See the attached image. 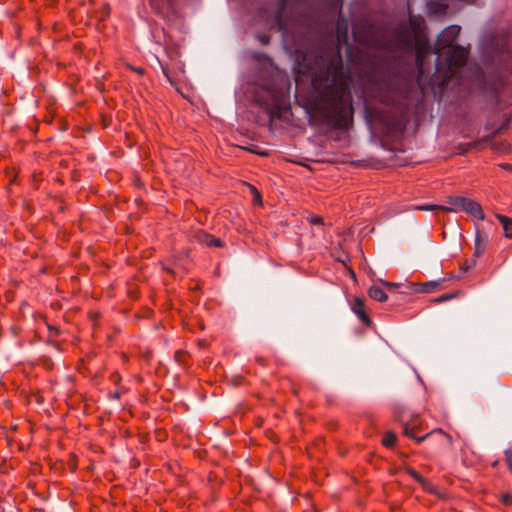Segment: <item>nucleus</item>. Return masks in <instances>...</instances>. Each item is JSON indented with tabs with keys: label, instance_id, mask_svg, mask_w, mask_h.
Wrapping results in <instances>:
<instances>
[{
	"label": "nucleus",
	"instance_id": "obj_13",
	"mask_svg": "<svg viewBox=\"0 0 512 512\" xmlns=\"http://www.w3.org/2000/svg\"><path fill=\"white\" fill-rule=\"evenodd\" d=\"M465 198L466 197H463V196L449 197L447 202L450 205V207L443 206V210L449 211V212H455V213L462 211V208H463V205L465 202Z\"/></svg>",
	"mask_w": 512,
	"mask_h": 512
},
{
	"label": "nucleus",
	"instance_id": "obj_30",
	"mask_svg": "<svg viewBox=\"0 0 512 512\" xmlns=\"http://www.w3.org/2000/svg\"><path fill=\"white\" fill-rule=\"evenodd\" d=\"M507 465H508V469L510 470V472L512 473V461L511 462H506Z\"/></svg>",
	"mask_w": 512,
	"mask_h": 512
},
{
	"label": "nucleus",
	"instance_id": "obj_18",
	"mask_svg": "<svg viewBox=\"0 0 512 512\" xmlns=\"http://www.w3.org/2000/svg\"><path fill=\"white\" fill-rule=\"evenodd\" d=\"M417 210L421 211H433V210H443V206L439 205H420L416 207Z\"/></svg>",
	"mask_w": 512,
	"mask_h": 512
},
{
	"label": "nucleus",
	"instance_id": "obj_5",
	"mask_svg": "<svg viewBox=\"0 0 512 512\" xmlns=\"http://www.w3.org/2000/svg\"><path fill=\"white\" fill-rule=\"evenodd\" d=\"M512 91V74L489 73L484 80V92L492 101L498 102L501 95Z\"/></svg>",
	"mask_w": 512,
	"mask_h": 512
},
{
	"label": "nucleus",
	"instance_id": "obj_22",
	"mask_svg": "<svg viewBox=\"0 0 512 512\" xmlns=\"http://www.w3.org/2000/svg\"><path fill=\"white\" fill-rule=\"evenodd\" d=\"M409 25L413 31H416L419 28V25L414 17L409 18Z\"/></svg>",
	"mask_w": 512,
	"mask_h": 512
},
{
	"label": "nucleus",
	"instance_id": "obj_29",
	"mask_svg": "<svg viewBox=\"0 0 512 512\" xmlns=\"http://www.w3.org/2000/svg\"><path fill=\"white\" fill-rule=\"evenodd\" d=\"M112 397H113L114 399H119V398H120V392H119V391L114 392V393H113V395H112Z\"/></svg>",
	"mask_w": 512,
	"mask_h": 512
},
{
	"label": "nucleus",
	"instance_id": "obj_31",
	"mask_svg": "<svg viewBox=\"0 0 512 512\" xmlns=\"http://www.w3.org/2000/svg\"><path fill=\"white\" fill-rule=\"evenodd\" d=\"M449 298H451V297L450 296H443L441 299H439V301L446 300V299H449Z\"/></svg>",
	"mask_w": 512,
	"mask_h": 512
},
{
	"label": "nucleus",
	"instance_id": "obj_17",
	"mask_svg": "<svg viewBox=\"0 0 512 512\" xmlns=\"http://www.w3.org/2000/svg\"><path fill=\"white\" fill-rule=\"evenodd\" d=\"M407 473L413 478L415 479L417 482L423 484L424 483V478L417 472L415 471L414 469L412 468H408L407 469Z\"/></svg>",
	"mask_w": 512,
	"mask_h": 512
},
{
	"label": "nucleus",
	"instance_id": "obj_24",
	"mask_svg": "<svg viewBox=\"0 0 512 512\" xmlns=\"http://www.w3.org/2000/svg\"><path fill=\"white\" fill-rule=\"evenodd\" d=\"M500 167H502L505 170H512V164L504 163L500 164Z\"/></svg>",
	"mask_w": 512,
	"mask_h": 512
},
{
	"label": "nucleus",
	"instance_id": "obj_23",
	"mask_svg": "<svg viewBox=\"0 0 512 512\" xmlns=\"http://www.w3.org/2000/svg\"><path fill=\"white\" fill-rule=\"evenodd\" d=\"M506 462L512 461V449L508 448L504 451Z\"/></svg>",
	"mask_w": 512,
	"mask_h": 512
},
{
	"label": "nucleus",
	"instance_id": "obj_3",
	"mask_svg": "<svg viewBox=\"0 0 512 512\" xmlns=\"http://www.w3.org/2000/svg\"><path fill=\"white\" fill-rule=\"evenodd\" d=\"M461 27L451 25L438 36L434 53L437 54L435 72L430 79L431 87L444 88L453 78H458L459 70L466 64L469 50L457 45Z\"/></svg>",
	"mask_w": 512,
	"mask_h": 512
},
{
	"label": "nucleus",
	"instance_id": "obj_25",
	"mask_svg": "<svg viewBox=\"0 0 512 512\" xmlns=\"http://www.w3.org/2000/svg\"><path fill=\"white\" fill-rule=\"evenodd\" d=\"M424 286H425V287H431V288H433V287L437 286V282H428V283H426Z\"/></svg>",
	"mask_w": 512,
	"mask_h": 512
},
{
	"label": "nucleus",
	"instance_id": "obj_1",
	"mask_svg": "<svg viewBox=\"0 0 512 512\" xmlns=\"http://www.w3.org/2000/svg\"><path fill=\"white\" fill-rule=\"evenodd\" d=\"M321 67L312 77L310 121L328 128H344L352 121V95L343 75L340 56L320 57Z\"/></svg>",
	"mask_w": 512,
	"mask_h": 512
},
{
	"label": "nucleus",
	"instance_id": "obj_33",
	"mask_svg": "<svg viewBox=\"0 0 512 512\" xmlns=\"http://www.w3.org/2000/svg\"><path fill=\"white\" fill-rule=\"evenodd\" d=\"M404 25H400V27L398 28V31L400 32L402 29H403Z\"/></svg>",
	"mask_w": 512,
	"mask_h": 512
},
{
	"label": "nucleus",
	"instance_id": "obj_6",
	"mask_svg": "<svg viewBox=\"0 0 512 512\" xmlns=\"http://www.w3.org/2000/svg\"><path fill=\"white\" fill-rule=\"evenodd\" d=\"M271 117H279L285 104V93L276 89H265L264 96L257 99Z\"/></svg>",
	"mask_w": 512,
	"mask_h": 512
},
{
	"label": "nucleus",
	"instance_id": "obj_9",
	"mask_svg": "<svg viewBox=\"0 0 512 512\" xmlns=\"http://www.w3.org/2000/svg\"><path fill=\"white\" fill-rule=\"evenodd\" d=\"M462 211L466 212L467 214L473 216L478 220L483 221L485 219V214L483 212L481 205L471 198H465Z\"/></svg>",
	"mask_w": 512,
	"mask_h": 512
},
{
	"label": "nucleus",
	"instance_id": "obj_19",
	"mask_svg": "<svg viewBox=\"0 0 512 512\" xmlns=\"http://www.w3.org/2000/svg\"><path fill=\"white\" fill-rule=\"evenodd\" d=\"M128 69H130L131 71L139 74V75H144L145 73V70L142 68V67H134L132 65H127Z\"/></svg>",
	"mask_w": 512,
	"mask_h": 512
},
{
	"label": "nucleus",
	"instance_id": "obj_26",
	"mask_svg": "<svg viewBox=\"0 0 512 512\" xmlns=\"http://www.w3.org/2000/svg\"><path fill=\"white\" fill-rule=\"evenodd\" d=\"M256 361L261 364V365H264L265 364V360L263 357H256Z\"/></svg>",
	"mask_w": 512,
	"mask_h": 512
},
{
	"label": "nucleus",
	"instance_id": "obj_16",
	"mask_svg": "<svg viewBox=\"0 0 512 512\" xmlns=\"http://www.w3.org/2000/svg\"><path fill=\"white\" fill-rule=\"evenodd\" d=\"M395 442H396V435L393 432H391V431H387L385 433V435L383 436L382 444L385 447L390 448V447H393Z\"/></svg>",
	"mask_w": 512,
	"mask_h": 512
},
{
	"label": "nucleus",
	"instance_id": "obj_8",
	"mask_svg": "<svg viewBox=\"0 0 512 512\" xmlns=\"http://www.w3.org/2000/svg\"><path fill=\"white\" fill-rule=\"evenodd\" d=\"M178 0H148L151 8L160 15H168L175 9Z\"/></svg>",
	"mask_w": 512,
	"mask_h": 512
},
{
	"label": "nucleus",
	"instance_id": "obj_2",
	"mask_svg": "<svg viewBox=\"0 0 512 512\" xmlns=\"http://www.w3.org/2000/svg\"><path fill=\"white\" fill-rule=\"evenodd\" d=\"M428 53V49L418 47L416 49V66L417 79L416 82L401 77H394L388 83V90L383 95V102L391 107L396 115L389 121L386 126L388 132L401 133L405 127V116L409 107L415 99L424 94L426 89L423 83L424 63Z\"/></svg>",
	"mask_w": 512,
	"mask_h": 512
},
{
	"label": "nucleus",
	"instance_id": "obj_4",
	"mask_svg": "<svg viewBox=\"0 0 512 512\" xmlns=\"http://www.w3.org/2000/svg\"><path fill=\"white\" fill-rule=\"evenodd\" d=\"M299 4L300 0H277L278 8L275 14V27L285 41L288 40L296 25L297 19L293 13Z\"/></svg>",
	"mask_w": 512,
	"mask_h": 512
},
{
	"label": "nucleus",
	"instance_id": "obj_28",
	"mask_svg": "<svg viewBox=\"0 0 512 512\" xmlns=\"http://www.w3.org/2000/svg\"><path fill=\"white\" fill-rule=\"evenodd\" d=\"M119 379H120V376H119L117 373L113 374V376H112V380H113L114 382L118 381Z\"/></svg>",
	"mask_w": 512,
	"mask_h": 512
},
{
	"label": "nucleus",
	"instance_id": "obj_14",
	"mask_svg": "<svg viewBox=\"0 0 512 512\" xmlns=\"http://www.w3.org/2000/svg\"><path fill=\"white\" fill-rule=\"evenodd\" d=\"M368 295L371 299L384 302L387 300V294L381 286L373 285L369 288Z\"/></svg>",
	"mask_w": 512,
	"mask_h": 512
},
{
	"label": "nucleus",
	"instance_id": "obj_32",
	"mask_svg": "<svg viewBox=\"0 0 512 512\" xmlns=\"http://www.w3.org/2000/svg\"><path fill=\"white\" fill-rule=\"evenodd\" d=\"M445 436L448 438V440H449V441H451V440H452L450 435L445 434Z\"/></svg>",
	"mask_w": 512,
	"mask_h": 512
},
{
	"label": "nucleus",
	"instance_id": "obj_20",
	"mask_svg": "<svg viewBox=\"0 0 512 512\" xmlns=\"http://www.w3.org/2000/svg\"><path fill=\"white\" fill-rule=\"evenodd\" d=\"M309 222L313 225H320L323 223L322 218L319 216H312L309 218Z\"/></svg>",
	"mask_w": 512,
	"mask_h": 512
},
{
	"label": "nucleus",
	"instance_id": "obj_7",
	"mask_svg": "<svg viewBox=\"0 0 512 512\" xmlns=\"http://www.w3.org/2000/svg\"><path fill=\"white\" fill-rule=\"evenodd\" d=\"M189 239L192 242H196L198 244H202L208 247L224 246V242L220 238H216L202 229L192 230L189 234Z\"/></svg>",
	"mask_w": 512,
	"mask_h": 512
},
{
	"label": "nucleus",
	"instance_id": "obj_34",
	"mask_svg": "<svg viewBox=\"0 0 512 512\" xmlns=\"http://www.w3.org/2000/svg\"><path fill=\"white\" fill-rule=\"evenodd\" d=\"M163 73L165 74V76L168 78V75L166 73V70L163 69Z\"/></svg>",
	"mask_w": 512,
	"mask_h": 512
},
{
	"label": "nucleus",
	"instance_id": "obj_12",
	"mask_svg": "<svg viewBox=\"0 0 512 512\" xmlns=\"http://www.w3.org/2000/svg\"><path fill=\"white\" fill-rule=\"evenodd\" d=\"M403 433L407 437L414 439L417 443H421L427 437H429L432 433H443V431L441 429H435L431 433H427V434H425L423 436H418L417 433H416V428L415 427H411L409 424L406 423L403 426Z\"/></svg>",
	"mask_w": 512,
	"mask_h": 512
},
{
	"label": "nucleus",
	"instance_id": "obj_15",
	"mask_svg": "<svg viewBox=\"0 0 512 512\" xmlns=\"http://www.w3.org/2000/svg\"><path fill=\"white\" fill-rule=\"evenodd\" d=\"M496 218L502 224L504 232H505V236L507 238L512 239V231H511L512 230V218H509V217H507L505 215H501V214H496Z\"/></svg>",
	"mask_w": 512,
	"mask_h": 512
},
{
	"label": "nucleus",
	"instance_id": "obj_21",
	"mask_svg": "<svg viewBox=\"0 0 512 512\" xmlns=\"http://www.w3.org/2000/svg\"><path fill=\"white\" fill-rule=\"evenodd\" d=\"M502 503L505 505H511L512 504V496L510 494H504L502 496Z\"/></svg>",
	"mask_w": 512,
	"mask_h": 512
},
{
	"label": "nucleus",
	"instance_id": "obj_10",
	"mask_svg": "<svg viewBox=\"0 0 512 512\" xmlns=\"http://www.w3.org/2000/svg\"><path fill=\"white\" fill-rule=\"evenodd\" d=\"M351 309L357 315V317L363 324H365V325L371 324L370 317L368 316V314L366 312L365 304L361 298L356 297L354 299V301L352 302V305H351Z\"/></svg>",
	"mask_w": 512,
	"mask_h": 512
},
{
	"label": "nucleus",
	"instance_id": "obj_27",
	"mask_svg": "<svg viewBox=\"0 0 512 512\" xmlns=\"http://www.w3.org/2000/svg\"><path fill=\"white\" fill-rule=\"evenodd\" d=\"M382 284H383L384 286H386V287H394V286H395V284H393V283H389V282H386V281H383V282H382Z\"/></svg>",
	"mask_w": 512,
	"mask_h": 512
},
{
	"label": "nucleus",
	"instance_id": "obj_11",
	"mask_svg": "<svg viewBox=\"0 0 512 512\" xmlns=\"http://www.w3.org/2000/svg\"><path fill=\"white\" fill-rule=\"evenodd\" d=\"M488 242H489L488 235L477 229L476 236H475V251H474V254L476 257H480L484 254Z\"/></svg>",
	"mask_w": 512,
	"mask_h": 512
}]
</instances>
